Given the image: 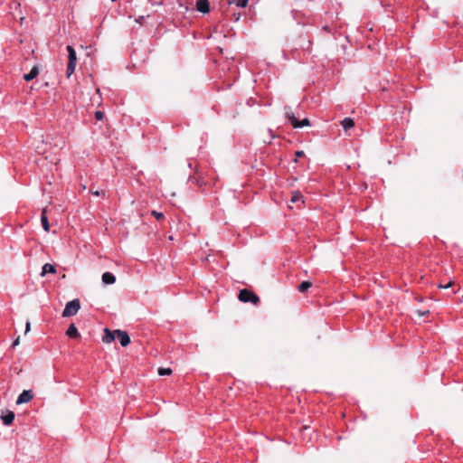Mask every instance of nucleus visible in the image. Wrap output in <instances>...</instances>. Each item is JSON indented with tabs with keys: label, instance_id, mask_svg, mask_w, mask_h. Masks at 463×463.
<instances>
[{
	"label": "nucleus",
	"instance_id": "14",
	"mask_svg": "<svg viewBox=\"0 0 463 463\" xmlns=\"http://www.w3.org/2000/svg\"><path fill=\"white\" fill-rule=\"evenodd\" d=\"M343 128L347 131L354 126V122L350 118H345L341 121Z\"/></svg>",
	"mask_w": 463,
	"mask_h": 463
},
{
	"label": "nucleus",
	"instance_id": "23",
	"mask_svg": "<svg viewBox=\"0 0 463 463\" xmlns=\"http://www.w3.org/2000/svg\"><path fill=\"white\" fill-rule=\"evenodd\" d=\"M95 117L97 119H102L103 118V113L101 111H97L95 113Z\"/></svg>",
	"mask_w": 463,
	"mask_h": 463
},
{
	"label": "nucleus",
	"instance_id": "5",
	"mask_svg": "<svg viewBox=\"0 0 463 463\" xmlns=\"http://www.w3.org/2000/svg\"><path fill=\"white\" fill-rule=\"evenodd\" d=\"M33 393L31 390H24L22 393L17 397L16 404H23L29 402L33 400Z\"/></svg>",
	"mask_w": 463,
	"mask_h": 463
},
{
	"label": "nucleus",
	"instance_id": "27",
	"mask_svg": "<svg viewBox=\"0 0 463 463\" xmlns=\"http://www.w3.org/2000/svg\"><path fill=\"white\" fill-rule=\"evenodd\" d=\"M143 20H144V16H140V17H138V19H137V22L141 24Z\"/></svg>",
	"mask_w": 463,
	"mask_h": 463
},
{
	"label": "nucleus",
	"instance_id": "11",
	"mask_svg": "<svg viewBox=\"0 0 463 463\" xmlns=\"http://www.w3.org/2000/svg\"><path fill=\"white\" fill-rule=\"evenodd\" d=\"M66 335L70 337V338H77L80 336V334L78 332V329L77 327L75 326L74 324H71L70 326L68 327L67 331H66Z\"/></svg>",
	"mask_w": 463,
	"mask_h": 463
},
{
	"label": "nucleus",
	"instance_id": "21",
	"mask_svg": "<svg viewBox=\"0 0 463 463\" xmlns=\"http://www.w3.org/2000/svg\"><path fill=\"white\" fill-rule=\"evenodd\" d=\"M91 193H92V194H94L95 196H99V195L104 196V195H105V192H104V191H99V190L92 191V190H91Z\"/></svg>",
	"mask_w": 463,
	"mask_h": 463
},
{
	"label": "nucleus",
	"instance_id": "6",
	"mask_svg": "<svg viewBox=\"0 0 463 463\" xmlns=\"http://www.w3.org/2000/svg\"><path fill=\"white\" fill-rule=\"evenodd\" d=\"M115 333L117 334V338L118 339L122 346L125 347L130 344V337L126 331L118 329L115 330Z\"/></svg>",
	"mask_w": 463,
	"mask_h": 463
},
{
	"label": "nucleus",
	"instance_id": "28",
	"mask_svg": "<svg viewBox=\"0 0 463 463\" xmlns=\"http://www.w3.org/2000/svg\"><path fill=\"white\" fill-rule=\"evenodd\" d=\"M428 312L420 313V316H425Z\"/></svg>",
	"mask_w": 463,
	"mask_h": 463
},
{
	"label": "nucleus",
	"instance_id": "9",
	"mask_svg": "<svg viewBox=\"0 0 463 463\" xmlns=\"http://www.w3.org/2000/svg\"><path fill=\"white\" fill-rule=\"evenodd\" d=\"M39 74V69L37 66H34L32 68V70L30 71L29 73H26L24 75V79L26 80V81H30L32 80H33L34 78H36Z\"/></svg>",
	"mask_w": 463,
	"mask_h": 463
},
{
	"label": "nucleus",
	"instance_id": "17",
	"mask_svg": "<svg viewBox=\"0 0 463 463\" xmlns=\"http://www.w3.org/2000/svg\"><path fill=\"white\" fill-rule=\"evenodd\" d=\"M312 286V283L309 282V281H303L301 282L298 287V289L299 292H302L304 293L305 291H307L309 288H311Z\"/></svg>",
	"mask_w": 463,
	"mask_h": 463
},
{
	"label": "nucleus",
	"instance_id": "16",
	"mask_svg": "<svg viewBox=\"0 0 463 463\" xmlns=\"http://www.w3.org/2000/svg\"><path fill=\"white\" fill-rule=\"evenodd\" d=\"M290 202L294 203L298 202L303 203L304 201L301 193L298 191L292 192Z\"/></svg>",
	"mask_w": 463,
	"mask_h": 463
},
{
	"label": "nucleus",
	"instance_id": "12",
	"mask_svg": "<svg viewBox=\"0 0 463 463\" xmlns=\"http://www.w3.org/2000/svg\"><path fill=\"white\" fill-rule=\"evenodd\" d=\"M41 222H42L43 230L45 232H49L50 224H49L48 217L46 215V209H43L42 215H41Z\"/></svg>",
	"mask_w": 463,
	"mask_h": 463
},
{
	"label": "nucleus",
	"instance_id": "24",
	"mask_svg": "<svg viewBox=\"0 0 463 463\" xmlns=\"http://www.w3.org/2000/svg\"><path fill=\"white\" fill-rule=\"evenodd\" d=\"M19 342H20V338H19V337H17V338L13 342L12 346H13V347H15L16 345H19Z\"/></svg>",
	"mask_w": 463,
	"mask_h": 463
},
{
	"label": "nucleus",
	"instance_id": "18",
	"mask_svg": "<svg viewBox=\"0 0 463 463\" xmlns=\"http://www.w3.org/2000/svg\"><path fill=\"white\" fill-rule=\"evenodd\" d=\"M249 0H229V4H235L239 7H245Z\"/></svg>",
	"mask_w": 463,
	"mask_h": 463
},
{
	"label": "nucleus",
	"instance_id": "20",
	"mask_svg": "<svg viewBox=\"0 0 463 463\" xmlns=\"http://www.w3.org/2000/svg\"><path fill=\"white\" fill-rule=\"evenodd\" d=\"M151 214L156 219V220H161L164 218V214L160 212H156V211H152L151 212Z\"/></svg>",
	"mask_w": 463,
	"mask_h": 463
},
{
	"label": "nucleus",
	"instance_id": "3",
	"mask_svg": "<svg viewBox=\"0 0 463 463\" xmlns=\"http://www.w3.org/2000/svg\"><path fill=\"white\" fill-rule=\"evenodd\" d=\"M80 308V303L78 298L69 301L62 311L63 317H70L78 313Z\"/></svg>",
	"mask_w": 463,
	"mask_h": 463
},
{
	"label": "nucleus",
	"instance_id": "7",
	"mask_svg": "<svg viewBox=\"0 0 463 463\" xmlns=\"http://www.w3.org/2000/svg\"><path fill=\"white\" fill-rule=\"evenodd\" d=\"M117 338V334L114 331H110L109 328H105L102 341L104 343H111Z\"/></svg>",
	"mask_w": 463,
	"mask_h": 463
},
{
	"label": "nucleus",
	"instance_id": "4",
	"mask_svg": "<svg viewBox=\"0 0 463 463\" xmlns=\"http://www.w3.org/2000/svg\"><path fill=\"white\" fill-rule=\"evenodd\" d=\"M239 300L244 303L251 302L253 304H258L260 301L259 297L251 290L247 288L241 289L239 293Z\"/></svg>",
	"mask_w": 463,
	"mask_h": 463
},
{
	"label": "nucleus",
	"instance_id": "25",
	"mask_svg": "<svg viewBox=\"0 0 463 463\" xmlns=\"http://www.w3.org/2000/svg\"><path fill=\"white\" fill-rule=\"evenodd\" d=\"M304 156V152L303 151H297L296 152V156L297 157H300V156Z\"/></svg>",
	"mask_w": 463,
	"mask_h": 463
},
{
	"label": "nucleus",
	"instance_id": "22",
	"mask_svg": "<svg viewBox=\"0 0 463 463\" xmlns=\"http://www.w3.org/2000/svg\"><path fill=\"white\" fill-rule=\"evenodd\" d=\"M452 286V281H449V283H447L446 285H442V284H439V288H449Z\"/></svg>",
	"mask_w": 463,
	"mask_h": 463
},
{
	"label": "nucleus",
	"instance_id": "8",
	"mask_svg": "<svg viewBox=\"0 0 463 463\" xmlns=\"http://www.w3.org/2000/svg\"><path fill=\"white\" fill-rule=\"evenodd\" d=\"M196 8L203 14L208 13L210 10L208 0H198L196 2Z\"/></svg>",
	"mask_w": 463,
	"mask_h": 463
},
{
	"label": "nucleus",
	"instance_id": "2",
	"mask_svg": "<svg viewBox=\"0 0 463 463\" xmlns=\"http://www.w3.org/2000/svg\"><path fill=\"white\" fill-rule=\"evenodd\" d=\"M285 112L288 119L289 120L290 124L294 128H298L302 127H307L310 125V122L307 118H304L301 121H298L297 118L295 117L294 113L291 111V108L286 106L285 107Z\"/></svg>",
	"mask_w": 463,
	"mask_h": 463
},
{
	"label": "nucleus",
	"instance_id": "19",
	"mask_svg": "<svg viewBox=\"0 0 463 463\" xmlns=\"http://www.w3.org/2000/svg\"><path fill=\"white\" fill-rule=\"evenodd\" d=\"M171 373H172V370L170 368L160 367L158 369V374L161 376L170 375Z\"/></svg>",
	"mask_w": 463,
	"mask_h": 463
},
{
	"label": "nucleus",
	"instance_id": "15",
	"mask_svg": "<svg viewBox=\"0 0 463 463\" xmlns=\"http://www.w3.org/2000/svg\"><path fill=\"white\" fill-rule=\"evenodd\" d=\"M55 272H56V269L53 265H52L50 263H45L43 266L42 276H44L47 273H55Z\"/></svg>",
	"mask_w": 463,
	"mask_h": 463
},
{
	"label": "nucleus",
	"instance_id": "26",
	"mask_svg": "<svg viewBox=\"0 0 463 463\" xmlns=\"http://www.w3.org/2000/svg\"><path fill=\"white\" fill-rule=\"evenodd\" d=\"M30 326H31V325H30V322L28 321V322L26 323V326H25V333H27V332H29V331H30Z\"/></svg>",
	"mask_w": 463,
	"mask_h": 463
},
{
	"label": "nucleus",
	"instance_id": "1",
	"mask_svg": "<svg viewBox=\"0 0 463 463\" xmlns=\"http://www.w3.org/2000/svg\"><path fill=\"white\" fill-rule=\"evenodd\" d=\"M66 49L68 52V60H69L67 69H66V74H67V77L69 78L75 71V68L77 65V55H76V52L72 46L68 45Z\"/></svg>",
	"mask_w": 463,
	"mask_h": 463
},
{
	"label": "nucleus",
	"instance_id": "13",
	"mask_svg": "<svg viewBox=\"0 0 463 463\" xmlns=\"http://www.w3.org/2000/svg\"><path fill=\"white\" fill-rule=\"evenodd\" d=\"M14 417H15V415L13 411H8L6 414L2 415L1 419L5 425H10L13 423Z\"/></svg>",
	"mask_w": 463,
	"mask_h": 463
},
{
	"label": "nucleus",
	"instance_id": "10",
	"mask_svg": "<svg viewBox=\"0 0 463 463\" xmlns=\"http://www.w3.org/2000/svg\"><path fill=\"white\" fill-rule=\"evenodd\" d=\"M116 281V277L110 272L102 274V282L106 285L113 284Z\"/></svg>",
	"mask_w": 463,
	"mask_h": 463
}]
</instances>
